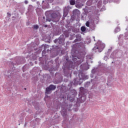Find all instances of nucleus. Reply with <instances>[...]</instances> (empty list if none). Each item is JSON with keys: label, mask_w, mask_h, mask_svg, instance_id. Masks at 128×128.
<instances>
[{"label": "nucleus", "mask_w": 128, "mask_h": 128, "mask_svg": "<svg viewBox=\"0 0 128 128\" xmlns=\"http://www.w3.org/2000/svg\"><path fill=\"white\" fill-rule=\"evenodd\" d=\"M78 78L74 80V82H70V84H68V88H70L72 86V84L74 86H78V84H82L84 82V80H88V76L82 72H80L78 74Z\"/></svg>", "instance_id": "1"}, {"label": "nucleus", "mask_w": 128, "mask_h": 128, "mask_svg": "<svg viewBox=\"0 0 128 128\" xmlns=\"http://www.w3.org/2000/svg\"><path fill=\"white\" fill-rule=\"evenodd\" d=\"M80 93L78 94V98H77V102L75 104V106H80V102H84L86 100V94L88 90H84V87H80Z\"/></svg>", "instance_id": "2"}, {"label": "nucleus", "mask_w": 128, "mask_h": 128, "mask_svg": "<svg viewBox=\"0 0 128 128\" xmlns=\"http://www.w3.org/2000/svg\"><path fill=\"white\" fill-rule=\"evenodd\" d=\"M84 53H78V56H74L72 54V60L75 64L76 66H78L84 62Z\"/></svg>", "instance_id": "3"}, {"label": "nucleus", "mask_w": 128, "mask_h": 128, "mask_svg": "<svg viewBox=\"0 0 128 128\" xmlns=\"http://www.w3.org/2000/svg\"><path fill=\"white\" fill-rule=\"evenodd\" d=\"M52 21L53 22H60V18L62 17V15H60V12H53L52 14Z\"/></svg>", "instance_id": "4"}, {"label": "nucleus", "mask_w": 128, "mask_h": 128, "mask_svg": "<svg viewBox=\"0 0 128 128\" xmlns=\"http://www.w3.org/2000/svg\"><path fill=\"white\" fill-rule=\"evenodd\" d=\"M98 46H94L93 48V50H98V52H102V50H104V48H106V45L102 43L101 41H100L98 42Z\"/></svg>", "instance_id": "5"}, {"label": "nucleus", "mask_w": 128, "mask_h": 128, "mask_svg": "<svg viewBox=\"0 0 128 128\" xmlns=\"http://www.w3.org/2000/svg\"><path fill=\"white\" fill-rule=\"evenodd\" d=\"M64 40H66V38H64V36L62 34L58 38H56L54 40V44H62L64 46Z\"/></svg>", "instance_id": "6"}, {"label": "nucleus", "mask_w": 128, "mask_h": 128, "mask_svg": "<svg viewBox=\"0 0 128 128\" xmlns=\"http://www.w3.org/2000/svg\"><path fill=\"white\" fill-rule=\"evenodd\" d=\"M26 62V59L22 56L18 57L16 58L15 62H12V64H22Z\"/></svg>", "instance_id": "7"}, {"label": "nucleus", "mask_w": 128, "mask_h": 128, "mask_svg": "<svg viewBox=\"0 0 128 128\" xmlns=\"http://www.w3.org/2000/svg\"><path fill=\"white\" fill-rule=\"evenodd\" d=\"M56 88V86L54 84H50L46 88L45 94H50L52 91Z\"/></svg>", "instance_id": "8"}, {"label": "nucleus", "mask_w": 128, "mask_h": 128, "mask_svg": "<svg viewBox=\"0 0 128 128\" xmlns=\"http://www.w3.org/2000/svg\"><path fill=\"white\" fill-rule=\"evenodd\" d=\"M56 78L54 80V84H60L62 82V76L60 73H56L55 74Z\"/></svg>", "instance_id": "9"}, {"label": "nucleus", "mask_w": 128, "mask_h": 128, "mask_svg": "<svg viewBox=\"0 0 128 128\" xmlns=\"http://www.w3.org/2000/svg\"><path fill=\"white\" fill-rule=\"evenodd\" d=\"M86 58L87 59L86 64H84L83 65L82 70H88L90 69V66L88 65V60H92V57L90 55H87L86 56Z\"/></svg>", "instance_id": "10"}, {"label": "nucleus", "mask_w": 128, "mask_h": 128, "mask_svg": "<svg viewBox=\"0 0 128 128\" xmlns=\"http://www.w3.org/2000/svg\"><path fill=\"white\" fill-rule=\"evenodd\" d=\"M68 12H70V6H66L64 8V14L62 18L63 20H65V18L68 16Z\"/></svg>", "instance_id": "11"}, {"label": "nucleus", "mask_w": 128, "mask_h": 128, "mask_svg": "<svg viewBox=\"0 0 128 128\" xmlns=\"http://www.w3.org/2000/svg\"><path fill=\"white\" fill-rule=\"evenodd\" d=\"M34 42L31 43V44H30L28 45V54H31L32 52V50H34Z\"/></svg>", "instance_id": "12"}, {"label": "nucleus", "mask_w": 128, "mask_h": 128, "mask_svg": "<svg viewBox=\"0 0 128 128\" xmlns=\"http://www.w3.org/2000/svg\"><path fill=\"white\" fill-rule=\"evenodd\" d=\"M76 39L74 40L73 42H82V35L80 34H78L76 35Z\"/></svg>", "instance_id": "13"}, {"label": "nucleus", "mask_w": 128, "mask_h": 128, "mask_svg": "<svg viewBox=\"0 0 128 128\" xmlns=\"http://www.w3.org/2000/svg\"><path fill=\"white\" fill-rule=\"evenodd\" d=\"M82 6H84V3L78 0L76 2V7L77 8H82Z\"/></svg>", "instance_id": "14"}, {"label": "nucleus", "mask_w": 128, "mask_h": 128, "mask_svg": "<svg viewBox=\"0 0 128 128\" xmlns=\"http://www.w3.org/2000/svg\"><path fill=\"white\" fill-rule=\"evenodd\" d=\"M67 68L70 70H74V65L73 64L72 62H67Z\"/></svg>", "instance_id": "15"}, {"label": "nucleus", "mask_w": 128, "mask_h": 128, "mask_svg": "<svg viewBox=\"0 0 128 128\" xmlns=\"http://www.w3.org/2000/svg\"><path fill=\"white\" fill-rule=\"evenodd\" d=\"M64 76H66V78H68V76H70V73L68 72V70H64Z\"/></svg>", "instance_id": "16"}, {"label": "nucleus", "mask_w": 128, "mask_h": 128, "mask_svg": "<svg viewBox=\"0 0 128 128\" xmlns=\"http://www.w3.org/2000/svg\"><path fill=\"white\" fill-rule=\"evenodd\" d=\"M80 14V10L78 9H76L73 10V14L74 16H78V14Z\"/></svg>", "instance_id": "17"}, {"label": "nucleus", "mask_w": 128, "mask_h": 128, "mask_svg": "<svg viewBox=\"0 0 128 128\" xmlns=\"http://www.w3.org/2000/svg\"><path fill=\"white\" fill-rule=\"evenodd\" d=\"M70 92L72 94V96H76V90L74 89H72L70 90Z\"/></svg>", "instance_id": "18"}, {"label": "nucleus", "mask_w": 128, "mask_h": 128, "mask_svg": "<svg viewBox=\"0 0 128 128\" xmlns=\"http://www.w3.org/2000/svg\"><path fill=\"white\" fill-rule=\"evenodd\" d=\"M64 34L66 38H68V36H70V32L68 30L64 31Z\"/></svg>", "instance_id": "19"}, {"label": "nucleus", "mask_w": 128, "mask_h": 128, "mask_svg": "<svg viewBox=\"0 0 128 128\" xmlns=\"http://www.w3.org/2000/svg\"><path fill=\"white\" fill-rule=\"evenodd\" d=\"M84 86L86 88H89V86H90V82H86L84 84Z\"/></svg>", "instance_id": "20"}, {"label": "nucleus", "mask_w": 128, "mask_h": 128, "mask_svg": "<svg viewBox=\"0 0 128 128\" xmlns=\"http://www.w3.org/2000/svg\"><path fill=\"white\" fill-rule=\"evenodd\" d=\"M36 12H37L38 14H42V8H37L36 10Z\"/></svg>", "instance_id": "21"}, {"label": "nucleus", "mask_w": 128, "mask_h": 128, "mask_svg": "<svg viewBox=\"0 0 128 128\" xmlns=\"http://www.w3.org/2000/svg\"><path fill=\"white\" fill-rule=\"evenodd\" d=\"M28 12H32L34 10V7L32 5H30L28 8Z\"/></svg>", "instance_id": "22"}, {"label": "nucleus", "mask_w": 128, "mask_h": 128, "mask_svg": "<svg viewBox=\"0 0 128 128\" xmlns=\"http://www.w3.org/2000/svg\"><path fill=\"white\" fill-rule=\"evenodd\" d=\"M81 31L82 32H86V28L84 26H82L81 27Z\"/></svg>", "instance_id": "23"}, {"label": "nucleus", "mask_w": 128, "mask_h": 128, "mask_svg": "<svg viewBox=\"0 0 128 128\" xmlns=\"http://www.w3.org/2000/svg\"><path fill=\"white\" fill-rule=\"evenodd\" d=\"M70 2L71 6H74L76 4V0H70Z\"/></svg>", "instance_id": "24"}, {"label": "nucleus", "mask_w": 128, "mask_h": 128, "mask_svg": "<svg viewBox=\"0 0 128 128\" xmlns=\"http://www.w3.org/2000/svg\"><path fill=\"white\" fill-rule=\"evenodd\" d=\"M90 28L92 30H95L96 28V25L94 24H92V26H90Z\"/></svg>", "instance_id": "25"}, {"label": "nucleus", "mask_w": 128, "mask_h": 128, "mask_svg": "<svg viewBox=\"0 0 128 128\" xmlns=\"http://www.w3.org/2000/svg\"><path fill=\"white\" fill-rule=\"evenodd\" d=\"M54 0H45L47 4H52Z\"/></svg>", "instance_id": "26"}, {"label": "nucleus", "mask_w": 128, "mask_h": 128, "mask_svg": "<svg viewBox=\"0 0 128 128\" xmlns=\"http://www.w3.org/2000/svg\"><path fill=\"white\" fill-rule=\"evenodd\" d=\"M115 32H120V28H117L115 29L114 30Z\"/></svg>", "instance_id": "27"}, {"label": "nucleus", "mask_w": 128, "mask_h": 128, "mask_svg": "<svg viewBox=\"0 0 128 128\" xmlns=\"http://www.w3.org/2000/svg\"><path fill=\"white\" fill-rule=\"evenodd\" d=\"M92 74L93 75L96 74V70L95 69H93L92 70Z\"/></svg>", "instance_id": "28"}, {"label": "nucleus", "mask_w": 128, "mask_h": 128, "mask_svg": "<svg viewBox=\"0 0 128 128\" xmlns=\"http://www.w3.org/2000/svg\"><path fill=\"white\" fill-rule=\"evenodd\" d=\"M46 22H52V19H50V18L48 17H46Z\"/></svg>", "instance_id": "29"}, {"label": "nucleus", "mask_w": 128, "mask_h": 128, "mask_svg": "<svg viewBox=\"0 0 128 128\" xmlns=\"http://www.w3.org/2000/svg\"><path fill=\"white\" fill-rule=\"evenodd\" d=\"M33 28L34 30H38V29L39 26H38V25H35L33 26Z\"/></svg>", "instance_id": "30"}, {"label": "nucleus", "mask_w": 128, "mask_h": 128, "mask_svg": "<svg viewBox=\"0 0 128 128\" xmlns=\"http://www.w3.org/2000/svg\"><path fill=\"white\" fill-rule=\"evenodd\" d=\"M46 46H44V50L42 52V54H46Z\"/></svg>", "instance_id": "31"}, {"label": "nucleus", "mask_w": 128, "mask_h": 128, "mask_svg": "<svg viewBox=\"0 0 128 128\" xmlns=\"http://www.w3.org/2000/svg\"><path fill=\"white\" fill-rule=\"evenodd\" d=\"M86 26H88V28H90V22L88 21L86 22Z\"/></svg>", "instance_id": "32"}, {"label": "nucleus", "mask_w": 128, "mask_h": 128, "mask_svg": "<svg viewBox=\"0 0 128 128\" xmlns=\"http://www.w3.org/2000/svg\"><path fill=\"white\" fill-rule=\"evenodd\" d=\"M68 104H66L65 106L64 107V108H65V110L68 109Z\"/></svg>", "instance_id": "33"}, {"label": "nucleus", "mask_w": 128, "mask_h": 128, "mask_svg": "<svg viewBox=\"0 0 128 128\" xmlns=\"http://www.w3.org/2000/svg\"><path fill=\"white\" fill-rule=\"evenodd\" d=\"M42 20L43 22H46V17L43 16V17H42Z\"/></svg>", "instance_id": "34"}, {"label": "nucleus", "mask_w": 128, "mask_h": 128, "mask_svg": "<svg viewBox=\"0 0 128 128\" xmlns=\"http://www.w3.org/2000/svg\"><path fill=\"white\" fill-rule=\"evenodd\" d=\"M74 102V98H72V99H70V102Z\"/></svg>", "instance_id": "35"}, {"label": "nucleus", "mask_w": 128, "mask_h": 128, "mask_svg": "<svg viewBox=\"0 0 128 128\" xmlns=\"http://www.w3.org/2000/svg\"><path fill=\"white\" fill-rule=\"evenodd\" d=\"M24 4H28V0H25L24 1Z\"/></svg>", "instance_id": "36"}, {"label": "nucleus", "mask_w": 128, "mask_h": 128, "mask_svg": "<svg viewBox=\"0 0 128 128\" xmlns=\"http://www.w3.org/2000/svg\"><path fill=\"white\" fill-rule=\"evenodd\" d=\"M8 14L9 18L10 17V16H12V14H10L8 13Z\"/></svg>", "instance_id": "37"}, {"label": "nucleus", "mask_w": 128, "mask_h": 128, "mask_svg": "<svg viewBox=\"0 0 128 128\" xmlns=\"http://www.w3.org/2000/svg\"><path fill=\"white\" fill-rule=\"evenodd\" d=\"M24 70H26V66H23V72H24Z\"/></svg>", "instance_id": "38"}, {"label": "nucleus", "mask_w": 128, "mask_h": 128, "mask_svg": "<svg viewBox=\"0 0 128 128\" xmlns=\"http://www.w3.org/2000/svg\"><path fill=\"white\" fill-rule=\"evenodd\" d=\"M36 4H38V6H40V2H36Z\"/></svg>", "instance_id": "39"}, {"label": "nucleus", "mask_w": 128, "mask_h": 128, "mask_svg": "<svg viewBox=\"0 0 128 128\" xmlns=\"http://www.w3.org/2000/svg\"><path fill=\"white\" fill-rule=\"evenodd\" d=\"M72 104H70L69 108H72Z\"/></svg>", "instance_id": "40"}, {"label": "nucleus", "mask_w": 128, "mask_h": 128, "mask_svg": "<svg viewBox=\"0 0 128 128\" xmlns=\"http://www.w3.org/2000/svg\"><path fill=\"white\" fill-rule=\"evenodd\" d=\"M44 26L45 28H48V25H45Z\"/></svg>", "instance_id": "41"}, {"label": "nucleus", "mask_w": 128, "mask_h": 128, "mask_svg": "<svg viewBox=\"0 0 128 128\" xmlns=\"http://www.w3.org/2000/svg\"><path fill=\"white\" fill-rule=\"evenodd\" d=\"M93 38H94V42H96V40L94 39V36H93Z\"/></svg>", "instance_id": "42"}, {"label": "nucleus", "mask_w": 128, "mask_h": 128, "mask_svg": "<svg viewBox=\"0 0 128 128\" xmlns=\"http://www.w3.org/2000/svg\"><path fill=\"white\" fill-rule=\"evenodd\" d=\"M83 18H84V16H82V20H84V19H83Z\"/></svg>", "instance_id": "43"}, {"label": "nucleus", "mask_w": 128, "mask_h": 128, "mask_svg": "<svg viewBox=\"0 0 128 128\" xmlns=\"http://www.w3.org/2000/svg\"><path fill=\"white\" fill-rule=\"evenodd\" d=\"M26 126V123H25L24 126Z\"/></svg>", "instance_id": "44"}, {"label": "nucleus", "mask_w": 128, "mask_h": 128, "mask_svg": "<svg viewBox=\"0 0 128 128\" xmlns=\"http://www.w3.org/2000/svg\"><path fill=\"white\" fill-rule=\"evenodd\" d=\"M24 90H26V88H24Z\"/></svg>", "instance_id": "45"}, {"label": "nucleus", "mask_w": 128, "mask_h": 128, "mask_svg": "<svg viewBox=\"0 0 128 128\" xmlns=\"http://www.w3.org/2000/svg\"><path fill=\"white\" fill-rule=\"evenodd\" d=\"M106 56H105V57H104V59H106Z\"/></svg>", "instance_id": "46"}, {"label": "nucleus", "mask_w": 128, "mask_h": 128, "mask_svg": "<svg viewBox=\"0 0 128 128\" xmlns=\"http://www.w3.org/2000/svg\"><path fill=\"white\" fill-rule=\"evenodd\" d=\"M32 0V2H34L35 0Z\"/></svg>", "instance_id": "47"}, {"label": "nucleus", "mask_w": 128, "mask_h": 128, "mask_svg": "<svg viewBox=\"0 0 128 128\" xmlns=\"http://www.w3.org/2000/svg\"><path fill=\"white\" fill-rule=\"evenodd\" d=\"M76 72H74V74H76Z\"/></svg>", "instance_id": "48"}, {"label": "nucleus", "mask_w": 128, "mask_h": 128, "mask_svg": "<svg viewBox=\"0 0 128 128\" xmlns=\"http://www.w3.org/2000/svg\"><path fill=\"white\" fill-rule=\"evenodd\" d=\"M98 74V76H100V74Z\"/></svg>", "instance_id": "49"}, {"label": "nucleus", "mask_w": 128, "mask_h": 128, "mask_svg": "<svg viewBox=\"0 0 128 128\" xmlns=\"http://www.w3.org/2000/svg\"><path fill=\"white\" fill-rule=\"evenodd\" d=\"M8 76H10V74L8 75Z\"/></svg>", "instance_id": "50"}, {"label": "nucleus", "mask_w": 128, "mask_h": 128, "mask_svg": "<svg viewBox=\"0 0 128 128\" xmlns=\"http://www.w3.org/2000/svg\"><path fill=\"white\" fill-rule=\"evenodd\" d=\"M34 59H36V57H34Z\"/></svg>", "instance_id": "51"}, {"label": "nucleus", "mask_w": 128, "mask_h": 128, "mask_svg": "<svg viewBox=\"0 0 128 128\" xmlns=\"http://www.w3.org/2000/svg\"><path fill=\"white\" fill-rule=\"evenodd\" d=\"M42 2H44V1H42Z\"/></svg>", "instance_id": "52"}, {"label": "nucleus", "mask_w": 128, "mask_h": 128, "mask_svg": "<svg viewBox=\"0 0 128 128\" xmlns=\"http://www.w3.org/2000/svg\"><path fill=\"white\" fill-rule=\"evenodd\" d=\"M91 62H92V61H91Z\"/></svg>", "instance_id": "53"}, {"label": "nucleus", "mask_w": 128, "mask_h": 128, "mask_svg": "<svg viewBox=\"0 0 128 128\" xmlns=\"http://www.w3.org/2000/svg\"><path fill=\"white\" fill-rule=\"evenodd\" d=\"M91 77L92 78L93 76H92V75H91Z\"/></svg>", "instance_id": "54"}, {"label": "nucleus", "mask_w": 128, "mask_h": 128, "mask_svg": "<svg viewBox=\"0 0 128 128\" xmlns=\"http://www.w3.org/2000/svg\"><path fill=\"white\" fill-rule=\"evenodd\" d=\"M20 124H18V126H20Z\"/></svg>", "instance_id": "55"}]
</instances>
